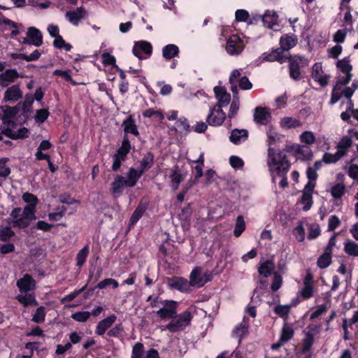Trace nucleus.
Instances as JSON below:
<instances>
[{
  "instance_id": "obj_1",
  "label": "nucleus",
  "mask_w": 358,
  "mask_h": 358,
  "mask_svg": "<svg viewBox=\"0 0 358 358\" xmlns=\"http://www.w3.org/2000/svg\"><path fill=\"white\" fill-rule=\"evenodd\" d=\"M22 198L28 205L23 210L20 207L12 210L10 214L12 220L9 222V224L14 228L25 229L29 226L32 220L36 219V208L38 203V198L29 192L24 193Z\"/></svg>"
},
{
  "instance_id": "obj_2",
  "label": "nucleus",
  "mask_w": 358,
  "mask_h": 358,
  "mask_svg": "<svg viewBox=\"0 0 358 358\" xmlns=\"http://www.w3.org/2000/svg\"><path fill=\"white\" fill-rule=\"evenodd\" d=\"M267 165L270 173L273 175L276 174L282 177V180L279 185L282 188L288 186L287 178L286 175L289 171L291 164L288 161L287 155L283 151L276 152L274 148L271 147L268 149Z\"/></svg>"
},
{
  "instance_id": "obj_3",
  "label": "nucleus",
  "mask_w": 358,
  "mask_h": 358,
  "mask_svg": "<svg viewBox=\"0 0 358 358\" xmlns=\"http://www.w3.org/2000/svg\"><path fill=\"white\" fill-rule=\"evenodd\" d=\"M20 103L14 107L5 106L3 112V124L0 127L2 133L11 139H22L29 136V130L26 127H22L15 131L13 129L16 127V123L11 120L20 110Z\"/></svg>"
},
{
  "instance_id": "obj_4",
  "label": "nucleus",
  "mask_w": 358,
  "mask_h": 358,
  "mask_svg": "<svg viewBox=\"0 0 358 358\" xmlns=\"http://www.w3.org/2000/svg\"><path fill=\"white\" fill-rule=\"evenodd\" d=\"M289 74L295 81L301 78L302 69L309 65V59L301 55H293L287 57Z\"/></svg>"
},
{
  "instance_id": "obj_5",
  "label": "nucleus",
  "mask_w": 358,
  "mask_h": 358,
  "mask_svg": "<svg viewBox=\"0 0 358 358\" xmlns=\"http://www.w3.org/2000/svg\"><path fill=\"white\" fill-rule=\"evenodd\" d=\"M352 143L351 137L348 136H343L337 145V152L335 154L325 153L322 160L327 164L338 162L346 154V150L352 145Z\"/></svg>"
},
{
  "instance_id": "obj_6",
  "label": "nucleus",
  "mask_w": 358,
  "mask_h": 358,
  "mask_svg": "<svg viewBox=\"0 0 358 358\" xmlns=\"http://www.w3.org/2000/svg\"><path fill=\"white\" fill-rule=\"evenodd\" d=\"M192 319L191 313L188 310L184 311L180 315H176L171 322L166 326V329L171 332L182 331L188 325Z\"/></svg>"
},
{
  "instance_id": "obj_7",
  "label": "nucleus",
  "mask_w": 358,
  "mask_h": 358,
  "mask_svg": "<svg viewBox=\"0 0 358 358\" xmlns=\"http://www.w3.org/2000/svg\"><path fill=\"white\" fill-rule=\"evenodd\" d=\"M212 275L210 273H202L201 268L199 267L194 268L189 275V285L192 287H201L206 282L211 280Z\"/></svg>"
},
{
  "instance_id": "obj_8",
  "label": "nucleus",
  "mask_w": 358,
  "mask_h": 358,
  "mask_svg": "<svg viewBox=\"0 0 358 358\" xmlns=\"http://www.w3.org/2000/svg\"><path fill=\"white\" fill-rule=\"evenodd\" d=\"M226 118L225 113L220 106H215L210 109L209 115L207 116L206 122L210 126H220Z\"/></svg>"
},
{
  "instance_id": "obj_9",
  "label": "nucleus",
  "mask_w": 358,
  "mask_h": 358,
  "mask_svg": "<svg viewBox=\"0 0 358 358\" xmlns=\"http://www.w3.org/2000/svg\"><path fill=\"white\" fill-rule=\"evenodd\" d=\"M243 48V41L236 35L231 36L227 41L226 50L231 55H239Z\"/></svg>"
},
{
  "instance_id": "obj_10",
  "label": "nucleus",
  "mask_w": 358,
  "mask_h": 358,
  "mask_svg": "<svg viewBox=\"0 0 358 358\" xmlns=\"http://www.w3.org/2000/svg\"><path fill=\"white\" fill-rule=\"evenodd\" d=\"M132 51L135 56L140 59H143L150 56L152 47L149 42L139 41L134 44Z\"/></svg>"
},
{
  "instance_id": "obj_11",
  "label": "nucleus",
  "mask_w": 358,
  "mask_h": 358,
  "mask_svg": "<svg viewBox=\"0 0 358 358\" xmlns=\"http://www.w3.org/2000/svg\"><path fill=\"white\" fill-rule=\"evenodd\" d=\"M23 95L22 91L18 85H13L6 89L4 92L3 101L5 103H13L20 100Z\"/></svg>"
},
{
  "instance_id": "obj_12",
  "label": "nucleus",
  "mask_w": 358,
  "mask_h": 358,
  "mask_svg": "<svg viewBox=\"0 0 358 358\" xmlns=\"http://www.w3.org/2000/svg\"><path fill=\"white\" fill-rule=\"evenodd\" d=\"M87 15L86 10L83 7H78L75 10H69L65 13L66 18L74 26H78L80 21Z\"/></svg>"
},
{
  "instance_id": "obj_13",
  "label": "nucleus",
  "mask_w": 358,
  "mask_h": 358,
  "mask_svg": "<svg viewBox=\"0 0 358 358\" xmlns=\"http://www.w3.org/2000/svg\"><path fill=\"white\" fill-rule=\"evenodd\" d=\"M312 78L317 82L322 87H325L328 85V80L329 76L324 74L322 71L321 63H315L312 68Z\"/></svg>"
},
{
  "instance_id": "obj_14",
  "label": "nucleus",
  "mask_w": 358,
  "mask_h": 358,
  "mask_svg": "<svg viewBox=\"0 0 358 358\" xmlns=\"http://www.w3.org/2000/svg\"><path fill=\"white\" fill-rule=\"evenodd\" d=\"M29 40L24 38V43L40 46L43 44V35L41 31L35 27H29L27 33Z\"/></svg>"
},
{
  "instance_id": "obj_15",
  "label": "nucleus",
  "mask_w": 358,
  "mask_h": 358,
  "mask_svg": "<svg viewBox=\"0 0 358 358\" xmlns=\"http://www.w3.org/2000/svg\"><path fill=\"white\" fill-rule=\"evenodd\" d=\"M271 119V115L266 108L256 107L254 113V121L259 124L266 125Z\"/></svg>"
},
{
  "instance_id": "obj_16",
  "label": "nucleus",
  "mask_w": 358,
  "mask_h": 358,
  "mask_svg": "<svg viewBox=\"0 0 358 358\" xmlns=\"http://www.w3.org/2000/svg\"><path fill=\"white\" fill-rule=\"evenodd\" d=\"M168 285L171 288L176 289L180 292L189 291V282L181 277H172L168 278Z\"/></svg>"
},
{
  "instance_id": "obj_17",
  "label": "nucleus",
  "mask_w": 358,
  "mask_h": 358,
  "mask_svg": "<svg viewBox=\"0 0 358 358\" xmlns=\"http://www.w3.org/2000/svg\"><path fill=\"white\" fill-rule=\"evenodd\" d=\"M16 285L21 292H27L36 287V282L29 274H25L23 278L19 279Z\"/></svg>"
},
{
  "instance_id": "obj_18",
  "label": "nucleus",
  "mask_w": 358,
  "mask_h": 358,
  "mask_svg": "<svg viewBox=\"0 0 358 358\" xmlns=\"http://www.w3.org/2000/svg\"><path fill=\"white\" fill-rule=\"evenodd\" d=\"M20 77L16 69H7L0 73V85L6 87Z\"/></svg>"
},
{
  "instance_id": "obj_19",
  "label": "nucleus",
  "mask_w": 358,
  "mask_h": 358,
  "mask_svg": "<svg viewBox=\"0 0 358 358\" xmlns=\"http://www.w3.org/2000/svg\"><path fill=\"white\" fill-rule=\"evenodd\" d=\"M298 38L294 34H284L280 38V48L283 52L288 51L296 45Z\"/></svg>"
},
{
  "instance_id": "obj_20",
  "label": "nucleus",
  "mask_w": 358,
  "mask_h": 358,
  "mask_svg": "<svg viewBox=\"0 0 358 358\" xmlns=\"http://www.w3.org/2000/svg\"><path fill=\"white\" fill-rule=\"evenodd\" d=\"M214 92L218 101V103L215 106H220V108H222L229 104L231 100V95L227 92L224 87L216 86L214 87Z\"/></svg>"
},
{
  "instance_id": "obj_21",
  "label": "nucleus",
  "mask_w": 358,
  "mask_h": 358,
  "mask_svg": "<svg viewBox=\"0 0 358 358\" xmlns=\"http://www.w3.org/2000/svg\"><path fill=\"white\" fill-rule=\"evenodd\" d=\"M116 315H111L107 317L106 318L101 320L96 325L95 333L99 336L104 334L106 330L113 325V324L116 321Z\"/></svg>"
},
{
  "instance_id": "obj_22",
  "label": "nucleus",
  "mask_w": 358,
  "mask_h": 358,
  "mask_svg": "<svg viewBox=\"0 0 358 358\" xmlns=\"http://www.w3.org/2000/svg\"><path fill=\"white\" fill-rule=\"evenodd\" d=\"M283 51L282 48H278L275 50H273L270 53L264 54V60L268 62H275L277 61L280 64L285 62L287 60V57L283 55Z\"/></svg>"
},
{
  "instance_id": "obj_23",
  "label": "nucleus",
  "mask_w": 358,
  "mask_h": 358,
  "mask_svg": "<svg viewBox=\"0 0 358 358\" xmlns=\"http://www.w3.org/2000/svg\"><path fill=\"white\" fill-rule=\"evenodd\" d=\"M248 137V131L246 129H234L231 131L230 141L234 144H239L245 141Z\"/></svg>"
},
{
  "instance_id": "obj_24",
  "label": "nucleus",
  "mask_w": 358,
  "mask_h": 358,
  "mask_svg": "<svg viewBox=\"0 0 358 358\" xmlns=\"http://www.w3.org/2000/svg\"><path fill=\"white\" fill-rule=\"evenodd\" d=\"M347 87L346 86L336 83L331 92V97L329 103L333 105L337 103L341 97H345V92L347 90Z\"/></svg>"
},
{
  "instance_id": "obj_25",
  "label": "nucleus",
  "mask_w": 358,
  "mask_h": 358,
  "mask_svg": "<svg viewBox=\"0 0 358 358\" xmlns=\"http://www.w3.org/2000/svg\"><path fill=\"white\" fill-rule=\"evenodd\" d=\"M171 178V187L173 190L178 189L180 183L183 180L184 176L181 173L178 166H176L171 170V174L170 175Z\"/></svg>"
},
{
  "instance_id": "obj_26",
  "label": "nucleus",
  "mask_w": 358,
  "mask_h": 358,
  "mask_svg": "<svg viewBox=\"0 0 358 358\" xmlns=\"http://www.w3.org/2000/svg\"><path fill=\"white\" fill-rule=\"evenodd\" d=\"M122 126L124 127V135H127L128 134H131L136 136L139 135L135 120L131 115H129L126 120H124Z\"/></svg>"
},
{
  "instance_id": "obj_27",
  "label": "nucleus",
  "mask_w": 358,
  "mask_h": 358,
  "mask_svg": "<svg viewBox=\"0 0 358 358\" xmlns=\"http://www.w3.org/2000/svg\"><path fill=\"white\" fill-rule=\"evenodd\" d=\"M143 173L138 169L130 168L127 173V179H126V187H134Z\"/></svg>"
},
{
  "instance_id": "obj_28",
  "label": "nucleus",
  "mask_w": 358,
  "mask_h": 358,
  "mask_svg": "<svg viewBox=\"0 0 358 358\" xmlns=\"http://www.w3.org/2000/svg\"><path fill=\"white\" fill-rule=\"evenodd\" d=\"M260 17L264 25L267 28L272 29L277 24L278 15L275 12L268 10Z\"/></svg>"
},
{
  "instance_id": "obj_29",
  "label": "nucleus",
  "mask_w": 358,
  "mask_h": 358,
  "mask_svg": "<svg viewBox=\"0 0 358 358\" xmlns=\"http://www.w3.org/2000/svg\"><path fill=\"white\" fill-rule=\"evenodd\" d=\"M154 164V155L152 152H147L140 162L139 170L144 173Z\"/></svg>"
},
{
  "instance_id": "obj_30",
  "label": "nucleus",
  "mask_w": 358,
  "mask_h": 358,
  "mask_svg": "<svg viewBox=\"0 0 358 358\" xmlns=\"http://www.w3.org/2000/svg\"><path fill=\"white\" fill-rule=\"evenodd\" d=\"M131 150V144L127 135H124V138L122 143V145L117 150L116 155L121 157L122 160H125L127 155Z\"/></svg>"
},
{
  "instance_id": "obj_31",
  "label": "nucleus",
  "mask_w": 358,
  "mask_h": 358,
  "mask_svg": "<svg viewBox=\"0 0 358 358\" xmlns=\"http://www.w3.org/2000/svg\"><path fill=\"white\" fill-rule=\"evenodd\" d=\"M274 269V263L272 260L268 259L263 263L260 264L258 268V272L259 275H263L265 278H268L273 270Z\"/></svg>"
},
{
  "instance_id": "obj_32",
  "label": "nucleus",
  "mask_w": 358,
  "mask_h": 358,
  "mask_svg": "<svg viewBox=\"0 0 358 358\" xmlns=\"http://www.w3.org/2000/svg\"><path fill=\"white\" fill-rule=\"evenodd\" d=\"M179 48L174 44H169L164 46L162 49V55L167 59L170 60L172 58L178 55Z\"/></svg>"
},
{
  "instance_id": "obj_33",
  "label": "nucleus",
  "mask_w": 358,
  "mask_h": 358,
  "mask_svg": "<svg viewBox=\"0 0 358 358\" xmlns=\"http://www.w3.org/2000/svg\"><path fill=\"white\" fill-rule=\"evenodd\" d=\"M344 252L349 256L358 257V244L352 240H347L344 243Z\"/></svg>"
},
{
  "instance_id": "obj_34",
  "label": "nucleus",
  "mask_w": 358,
  "mask_h": 358,
  "mask_svg": "<svg viewBox=\"0 0 358 358\" xmlns=\"http://www.w3.org/2000/svg\"><path fill=\"white\" fill-rule=\"evenodd\" d=\"M126 179L122 176H117L112 182L111 192L120 194L123 187H126Z\"/></svg>"
},
{
  "instance_id": "obj_35",
  "label": "nucleus",
  "mask_w": 358,
  "mask_h": 358,
  "mask_svg": "<svg viewBox=\"0 0 358 358\" xmlns=\"http://www.w3.org/2000/svg\"><path fill=\"white\" fill-rule=\"evenodd\" d=\"M294 333V331L293 328L287 322H285L281 330L280 338L282 342L287 343L293 337Z\"/></svg>"
},
{
  "instance_id": "obj_36",
  "label": "nucleus",
  "mask_w": 358,
  "mask_h": 358,
  "mask_svg": "<svg viewBox=\"0 0 358 358\" xmlns=\"http://www.w3.org/2000/svg\"><path fill=\"white\" fill-rule=\"evenodd\" d=\"M314 343V336L313 334L308 331L305 334V337L302 340V353H306L309 352L312 348V345Z\"/></svg>"
},
{
  "instance_id": "obj_37",
  "label": "nucleus",
  "mask_w": 358,
  "mask_h": 358,
  "mask_svg": "<svg viewBox=\"0 0 358 358\" xmlns=\"http://www.w3.org/2000/svg\"><path fill=\"white\" fill-rule=\"evenodd\" d=\"M17 300L22 304L24 307L29 306H37L38 303L35 296L32 294L18 295L16 296Z\"/></svg>"
},
{
  "instance_id": "obj_38",
  "label": "nucleus",
  "mask_w": 358,
  "mask_h": 358,
  "mask_svg": "<svg viewBox=\"0 0 358 358\" xmlns=\"http://www.w3.org/2000/svg\"><path fill=\"white\" fill-rule=\"evenodd\" d=\"M248 332V327L245 323H241L236 326L233 331V336L238 338V343H241L242 338Z\"/></svg>"
},
{
  "instance_id": "obj_39",
  "label": "nucleus",
  "mask_w": 358,
  "mask_h": 358,
  "mask_svg": "<svg viewBox=\"0 0 358 358\" xmlns=\"http://www.w3.org/2000/svg\"><path fill=\"white\" fill-rule=\"evenodd\" d=\"M280 124L284 129H291L301 126V122L295 118L287 117L280 120Z\"/></svg>"
},
{
  "instance_id": "obj_40",
  "label": "nucleus",
  "mask_w": 358,
  "mask_h": 358,
  "mask_svg": "<svg viewBox=\"0 0 358 358\" xmlns=\"http://www.w3.org/2000/svg\"><path fill=\"white\" fill-rule=\"evenodd\" d=\"M177 129H179L180 131H184L188 132L190 131V126L189 124L188 120L185 117H180L176 122V126L173 127L171 129L176 131Z\"/></svg>"
},
{
  "instance_id": "obj_41",
  "label": "nucleus",
  "mask_w": 358,
  "mask_h": 358,
  "mask_svg": "<svg viewBox=\"0 0 358 358\" xmlns=\"http://www.w3.org/2000/svg\"><path fill=\"white\" fill-rule=\"evenodd\" d=\"M292 305H278L274 308L273 311L279 317L287 320Z\"/></svg>"
},
{
  "instance_id": "obj_42",
  "label": "nucleus",
  "mask_w": 358,
  "mask_h": 358,
  "mask_svg": "<svg viewBox=\"0 0 358 358\" xmlns=\"http://www.w3.org/2000/svg\"><path fill=\"white\" fill-rule=\"evenodd\" d=\"M336 66L345 74H352L351 71L352 69V65L350 64V60L345 58L341 60H338L336 63Z\"/></svg>"
},
{
  "instance_id": "obj_43",
  "label": "nucleus",
  "mask_w": 358,
  "mask_h": 358,
  "mask_svg": "<svg viewBox=\"0 0 358 358\" xmlns=\"http://www.w3.org/2000/svg\"><path fill=\"white\" fill-rule=\"evenodd\" d=\"M88 253H89L88 245L85 246L78 252V254L76 255V265L78 267L83 266V265L84 264V263L86 261Z\"/></svg>"
},
{
  "instance_id": "obj_44",
  "label": "nucleus",
  "mask_w": 358,
  "mask_h": 358,
  "mask_svg": "<svg viewBox=\"0 0 358 358\" xmlns=\"http://www.w3.org/2000/svg\"><path fill=\"white\" fill-rule=\"evenodd\" d=\"M245 224L242 215H239L236 218V225L234 230V234L236 237H238L244 231Z\"/></svg>"
},
{
  "instance_id": "obj_45",
  "label": "nucleus",
  "mask_w": 358,
  "mask_h": 358,
  "mask_svg": "<svg viewBox=\"0 0 358 358\" xmlns=\"http://www.w3.org/2000/svg\"><path fill=\"white\" fill-rule=\"evenodd\" d=\"M345 192V186L338 183L334 185L331 190V194L334 199H341Z\"/></svg>"
},
{
  "instance_id": "obj_46",
  "label": "nucleus",
  "mask_w": 358,
  "mask_h": 358,
  "mask_svg": "<svg viewBox=\"0 0 358 358\" xmlns=\"http://www.w3.org/2000/svg\"><path fill=\"white\" fill-rule=\"evenodd\" d=\"M145 210V208L144 206H143L141 205L138 206L131 216L130 221H129L130 225H134L139 220V219L142 217Z\"/></svg>"
},
{
  "instance_id": "obj_47",
  "label": "nucleus",
  "mask_w": 358,
  "mask_h": 358,
  "mask_svg": "<svg viewBox=\"0 0 358 358\" xmlns=\"http://www.w3.org/2000/svg\"><path fill=\"white\" fill-rule=\"evenodd\" d=\"M299 202L303 204V210L305 211L308 210L313 205V197L311 194H308L302 192V196Z\"/></svg>"
},
{
  "instance_id": "obj_48",
  "label": "nucleus",
  "mask_w": 358,
  "mask_h": 358,
  "mask_svg": "<svg viewBox=\"0 0 358 358\" xmlns=\"http://www.w3.org/2000/svg\"><path fill=\"white\" fill-rule=\"evenodd\" d=\"M193 162L194 163L199 164V165H196L194 167V170L196 171L195 179L198 180L199 178H200L203 176L202 166H203V163H204L203 153H201L199 159L196 160H194Z\"/></svg>"
},
{
  "instance_id": "obj_49",
  "label": "nucleus",
  "mask_w": 358,
  "mask_h": 358,
  "mask_svg": "<svg viewBox=\"0 0 358 358\" xmlns=\"http://www.w3.org/2000/svg\"><path fill=\"white\" fill-rule=\"evenodd\" d=\"M314 287L313 285H303V288L299 292V295L303 299H308L313 296Z\"/></svg>"
},
{
  "instance_id": "obj_50",
  "label": "nucleus",
  "mask_w": 358,
  "mask_h": 358,
  "mask_svg": "<svg viewBox=\"0 0 358 358\" xmlns=\"http://www.w3.org/2000/svg\"><path fill=\"white\" fill-rule=\"evenodd\" d=\"M53 45L55 48L59 49L64 48L66 51H70L72 48L71 44L65 42L62 36H58L55 38Z\"/></svg>"
},
{
  "instance_id": "obj_51",
  "label": "nucleus",
  "mask_w": 358,
  "mask_h": 358,
  "mask_svg": "<svg viewBox=\"0 0 358 358\" xmlns=\"http://www.w3.org/2000/svg\"><path fill=\"white\" fill-rule=\"evenodd\" d=\"M269 145L281 141L282 136L276 132L273 129L269 128L266 132Z\"/></svg>"
},
{
  "instance_id": "obj_52",
  "label": "nucleus",
  "mask_w": 358,
  "mask_h": 358,
  "mask_svg": "<svg viewBox=\"0 0 358 358\" xmlns=\"http://www.w3.org/2000/svg\"><path fill=\"white\" fill-rule=\"evenodd\" d=\"M300 139L302 143L311 145L315 143V136L312 131H306L301 134Z\"/></svg>"
},
{
  "instance_id": "obj_53",
  "label": "nucleus",
  "mask_w": 358,
  "mask_h": 358,
  "mask_svg": "<svg viewBox=\"0 0 358 358\" xmlns=\"http://www.w3.org/2000/svg\"><path fill=\"white\" fill-rule=\"evenodd\" d=\"M15 235V232L10 227H0V240L7 241Z\"/></svg>"
},
{
  "instance_id": "obj_54",
  "label": "nucleus",
  "mask_w": 358,
  "mask_h": 358,
  "mask_svg": "<svg viewBox=\"0 0 358 358\" xmlns=\"http://www.w3.org/2000/svg\"><path fill=\"white\" fill-rule=\"evenodd\" d=\"M45 311L43 306L38 308L33 315L32 320L36 323H42L45 320Z\"/></svg>"
},
{
  "instance_id": "obj_55",
  "label": "nucleus",
  "mask_w": 358,
  "mask_h": 358,
  "mask_svg": "<svg viewBox=\"0 0 358 358\" xmlns=\"http://www.w3.org/2000/svg\"><path fill=\"white\" fill-rule=\"evenodd\" d=\"M331 263V256L322 255L319 257L317 261V265L320 268H325L328 267Z\"/></svg>"
},
{
  "instance_id": "obj_56",
  "label": "nucleus",
  "mask_w": 358,
  "mask_h": 358,
  "mask_svg": "<svg viewBox=\"0 0 358 358\" xmlns=\"http://www.w3.org/2000/svg\"><path fill=\"white\" fill-rule=\"evenodd\" d=\"M144 346L141 343H136L132 348L131 358H143Z\"/></svg>"
},
{
  "instance_id": "obj_57",
  "label": "nucleus",
  "mask_w": 358,
  "mask_h": 358,
  "mask_svg": "<svg viewBox=\"0 0 358 358\" xmlns=\"http://www.w3.org/2000/svg\"><path fill=\"white\" fill-rule=\"evenodd\" d=\"M109 285H112L114 289L117 288L119 286L117 281H116L113 278H106L99 282L96 287L102 289Z\"/></svg>"
},
{
  "instance_id": "obj_58",
  "label": "nucleus",
  "mask_w": 358,
  "mask_h": 358,
  "mask_svg": "<svg viewBox=\"0 0 358 358\" xmlns=\"http://www.w3.org/2000/svg\"><path fill=\"white\" fill-rule=\"evenodd\" d=\"M282 283V276L280 274H278V273H274L273 282L271 286V289H272V291L273 292L278 291L280 288Z\"/></svg>"
},
{
  "instance_id": "obj_59",
  "label": "nucleus",
  "mask_w": 358,
  "mask_h": 358,
  "mask_svg": "<svg viewBox=\"0 0 358 358\" xmlns=\"http://www.w3.org/2000/svg\"><path fill=\"white\" fill-rule=\"evenodd\" d=\"M90 315L91 313L88 311L78 312L73 313L71 317L76 321L83 322L89 319Z\"/></svg>"
},
{
  "instance_id": "obj_60",
  "label": "nucleus",
  "mask_w": 358,
  "mask_h": 358,
  "mask_svg": "<svg viewBox=\"0 0 358 358\" xmlns=\"http://www.w3.org/2000/svg\"><path fill=\"white\" fill-rule=\"evenodd\" d=\"M164 304V308L171 311L173 314H177L178 303L175 301L165 300L162 302Z\"/></svg>"
},
{
  "instance_id": "obj_61",
  "label": "nucleus",
  "mask_w": 358,
  "mask_h": 358,
  "mask_svg": "<svg viewBox=\"0 0 358 358\" xmlns=\"http://www.w3.org/2000/svg\"><path fill=\"white\" fill-rule=\"evenodd\" d=\"M294 234L298 241L302 242L305 239V230L301 223H299L298 226L294 229Z\"/></svg>"
},
{
  "instance_id": "obj_62",
  "label": "nucleus",
  "mask_w": 358,
  "mask_h": 358,
  "mask_svg": "<svg viewBox=\"0 0 358 358\" xmlns=\"http://www.w3.org/2000/svg\"><path fill=\"white\" fill-rule=\"evenodd\" d=\"M320 234V229L317 224H313L309 226L308 238L309 239L316 238Z\"/></svg>"
},
{
  "instance_id": "obj_63",
  "label": "nucleus",
  "mask_w": 358,
  "mask_h": 358,
  "mask_svg": "<svg viewBox=\"0 0 358 358\" xmlns=\"http://www.w3.org/2000/svg\"><path fill=\"white\" fill-rule=\"evenodd\" d=\"M341 224V221L339 218L336 215H331L329 218L328 222V230L334 231L336 228H337Z\"/></svg>"
},
{
  "instance_id": "obj_64",
  "label": "nucleus",
  "mask_w": 358,
  "mask_h": 358,
  "mask_svg": "<svg viewBox=\"0 0 358 358\" xmlns=\"http://www.w3.org/2000/svg\"><path fill=\"white\" fill-rule=\"evenodd\" d=\"M348 176L352 178L353 180L358 182V165L357 164H350L348 171Z\"/></svg>"
}]
</instances>
